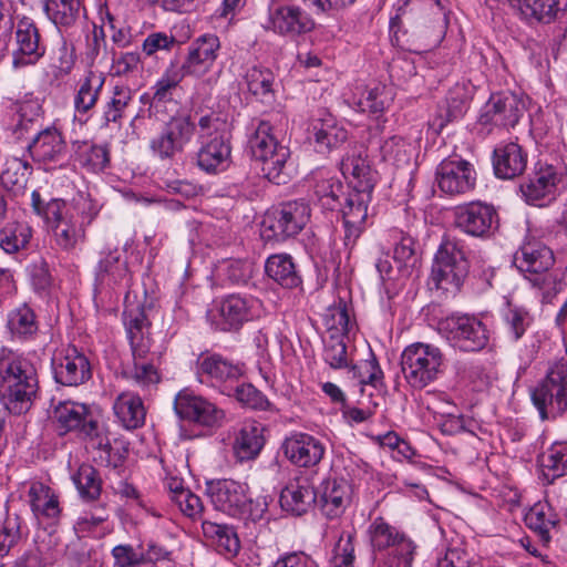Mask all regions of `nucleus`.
I'll return each mask as SVG.
<instances>
[{
    "instance_id": "49530a36",
    "label": "nucleus",
    "mask_w": 567,
    "mask_h": 567,
    "mask_svg": "<svg viewBox=\"0 0 567 567\" xmlns=\"http://www.w3.org/2000/svg\"><path fill=\"white\" fill-rule=\"evenodd\" d=\"M414 146L400 136H392L381 145L383 161L396 167H404L411 163Z\"/></svg>"
},
{
    "instance_id": "79ce46f5",
    "label": "nucleus",
    "mask_w": 567,
    "mask_h": 567,
    "mask_svg": "<svg viewBox=\"0 0 567 567\" xmlns=\"http://www.w3.org/2000/svg\"><path fill=\"white\" fill-rule=\"evenodd\" d=\"M75 146L76 159L87 171L102 172L109 165L110 153L106 146L89 142H79Z\"/></svg>"
},
{
    "instance_id": "4d7b16f0",
    "label": "nucleus",
    "mask_w": 567,
    "mask_h": 567,
    "mask_svg": "<svg viewBox=\"0 0 567 567\" xmlns=\"http://www.w3.org/2000/svg\"><path fill=\"white\" fill-rule=\"evenodd\" d=\"M274 73L266 68L252 66L246 73L248 90L256 96L267 99L272 95Z\"/></svg>"
},
{
    "instance_id": "aec40b11",
    "label": "nucleus",
    "mask_w": 567,
    "mask_h": 567,
    "mask_svg": "<svg viewBox=\"0 0 567 567\" xmlns=\"http://www.w3.org/2000/svg\"><path fill=\"white\" fill-rule=\"evenodd\" d=\"M285 456L296 466L313 467L326 453L322 441L307 433H293L282 443Z\"/></svg>"
},
{
    "instance_id": "423d86ee",
    "label": "nucleus",
    "mask_w": 567,
    "mask_h": 567,
    "mask_svg": "<svg viewBox=\"0 0 567 567\" xmlns=\"http://www.w3.org/2000/svg\"><path fill=\"white\" fill-rule=\"evenodd\" d=\"M532 400L542 420L556 419L567 410V361L553 363L545 379L533 390Z\"/></svg>"
},
{
    "instance_id": "09e8293b",
    "label": "nucleus",
    "mask_w": 567,
    "mask_h": 567,
    "mask_svg": "<svg viewBox=\"0 0 567 567\" xmlns=\"http://www.w3.org/2000/svg\"><path fill=\"white\" fill-rule=\"evenodd\" d=\"M323 323L327 328L329 336L348 334L354 329V323L351 321L346 303H338L330 306L323 313Z\"/></svg>"
},
{
    "instance_id": "f3484780",
    "label": "nucleus",
    "mask_w": 567,
    "mask_h": 567,
    "mask_svg": "<svg viewBox=\"0 0 567 567\" xmlns=\"http://www.w3.org/2000/svg\"><path fill=\"white\" fill-rule=\"evenodd\" d=\"M45 52L40 43V33L35 23L23 18L19 20L16 30V48L12 50V68L14 70L35 64Z\"/></svg>"
},
{
    "instance_id": "a211bd4d",
    "label": "nucleus",
    "mask_w": 567,
    "mask_h": 567,
    "mask_svg": "<svg viewBox=\"0 0 567 567\" xmlns=\"http://www.w3.org/2000/svg\"><path fill=\"white\" fill-rule=\"evenodd\" d=\"M524 109V103L515 94H493L482 110L480 123L513 127L518 123Z\"/></svg>"
},
{
    "instance_id": "37998d69",
    "label": "nucleus",
    "mask_w": 567,
    "mask_h": 567,
    "mask_svg": "<svg viewBox=\"0 0 567 567\" xmlns=\"http://www.w3.org/2000/svg\"><path fill=\"white\" fill-rule=\"evenodd\" d=\"M81 10V0H44V12L55 25H72Z\"/></svg>"
},
{
    "instance_id": "2eb2a0df",
    "label": "nucleus",
    "mask_w": 567,
    "mask_h": 567,
    "mask_svg": "<svg viewBox=\"0 0 567 567\" xmlns=\"http://www.w3.org/2000/svg\"><path fill=\"white\" fill-rule=\"evenodd\" d=\"M54 379L68 386H78L92 377L91 363L75 347H68L52 359Z\"/></svg>"
},
{
    "instance_id": "1a4fd4ad",
    "label": "nucleus",
    "mask_w": 567,
    "mask_h": 567,
    "mask_svg": "<svg viewBox=\"0 0 567 567\" xmlns=\"http://www.w3.org/2000/svg\"><path fill=\"white\" fill-rule=\"evenodd\" d=\"M439 329L454 347L463 351L482 350L489 338L486 326L471 316L447 317L440 321Z\"/></svg>"
},
{
    "instance_id": "c756f323",
    "label": "nucleus",
    "mask_w": 567,
    "mask_h": 567,
    "mask_svg": "<svg viewBox=\"0 0 567 567\" xmlns=\"http://www.w3.org/2000/svg\"><path fill=\"white\" fill-rule=\"evenodd\" d=\"M341 172L346 178H352V189L373 190L375 184L374 173L367 162V155L360 150H353L341 161Z\"/></svg>"
},
{
    "instance_id": "cd10ccee",
    "label": "nucleus",
    "mask_w": 567,
    "mask_h": 567,
    "mask_svg": "<svg viewBox=\"0 0 567 567\" xmlns=\"http://www.w3.org/2000/svg\"><path fill=\"white\" fill-rule=\"evenodd\" d=\"M444 8L440 0H404L392 23L415 24L419 21H443Z\"/></svg>"
},
{
    "instance_id": "39448f33",
    "label": "nucleus",
    "mask_w": 567,
    "mask_h": 567,
    "mask_svg": "<svg viewBox=\"0 0 567 567\" xmlns=\"http://www.w3.org/2000/svg\"><path fill=\"white\" fill-rule=\"evenodd\" d=\"M310 219V207L305 200H290L269 209L260 227L264 240L281 241L298 235Z\"/></svg>"
},
{
    "instance_id": "f8f14e48",
    "label": "nucleus",
    "mask_w": 567,
    "mask_h": 567,
    "mask_svg": "<svg viewBox=\"0 0 567 567\" xmlns=\"http://www.w3.org/2000/svg\"><path fill=\"white\" fill-rule=\"evenodd\" d=\"M174 410L179 419L206 427H219L225 420L224 410L188 389L176 394Z\"/></svg>"
},
{
    "instance_id": "a18cd8bd",
    "label": "nucleus",
    "mask_w": 567,
    "mask_h": 567,
    "mask_svg": "<svg viewBox=\"0 0 567 567\" xmlns=\"http://www.w3.org/2000/svg\"><path fill=\"white\" fill-rule=\"evenodd\" d=\"M96 278L101 282L118 284L128 281L130 272L127 264L121 260L117 250L107 254L103 259L100 260L96 268Z\"/></svg>"
},
{
    "instance_id": "dca6fc26",
    "label": "nucleus",
    "mask_w": 567,
    "mask_h": 567,
    "mask_svg": "<svg viewBox=\"0 0 567 567\" xmlns=\"http://www.w3.org/2000/svg\"><path fill=\"white\" fill-rule=\"evenodd\" d=\"M436 183L447 195L465 194L475 187L476 173L467 161L444 159L436 168Z\"/></svg>"
},
{
    "instance_id": "e433bc0d",
    "label": "nucleus",
    "mask_w": 567,
    "mask_h": 567,
    "mask_svg": "<svg viewBox=\"0 0 567 567\" xmlns=\"http://www.w3.org/2000/svg\"><path fill=\"white\" fill-rule=\"evenodd\" d=\"M265 270L269 278L285 288H295L301 282L292 258L287 254L270 256L266 261Z\"/></svg>"
},
{
    "instance_id": "c9c22d12",
    "label": "nucleus",
    "mask_w": 567,
    "mask_h": 567,
    "mask_svg": "<svg viewBox=\"0 0 567 567\" xmlns=\"http://www.w3.org/2000/svg\"><path fill=\"white\" fill-rule=\"evenodd\" d=\"M351 499V486L346 480L327 481L322 493V511L329 517H337Z\"/></svg>"
},
{
    "instance_id": "58836bf2",
    "label": "nucleus",
    "mask_w": 567,
    "mask_h": 567,
    "mask_svg": "<svg viewBox=\"0 0 567 567\" xmlns=\"http://www.w3.org/2000/svg\"><path fill=\"white\" fill-rule=\"evenodd\" d=\"M7 327L12 338L19 340L31 338L39 329L33 310L25 303L8 313Z\"/></svg>"
},
{
    "instance_id": "de8ad7c7",
    "label": "nucleus",
    "mask_w": 567,
    "mask_h": 567,
    "mask_svg": "<svg viewBox=\"0 0 567 567\" xmlns=\"http://www.w3.org/2000/svg\"><path fill=\"white\" fill-rule=\"evenodd\" d=\"M133 94L130 87L125 85H115L109 101L104 106V124L118 123L124 116V112L132 102Z\"/></svg>"
},
{
    "instance_id": "72a5a7b5",
    "label": "nucleus",
    "mask_w": 567,
    "mask_h": 567,
    "mask_svg": "<svg viewBox=\"0 0 567 567\" xmlns=\"http://www.w3.org/2000/svg\"><path fill=\"white\" fill-rule=\"evenodd\" d=\"M315 501L313 488L300 481L290 482L280 494L281 508L297 516L305 514Z\"/></svg>"
},
{
    "instance_id": "603ef678",
    "label": "nucleus",
    "mask_w": 567,
    "mask_h": 567,
    "mask_svg": "<svg viewBox=\"0 0 567 567\" xmlns=\"http://www.w3.org/2000/svg\"><path fill=\"white\" fill-rule=\"evenodd\" d=\"M354 537L352 528L342 529L338 533V539L332 550V567H353L354 563Z\"/></svg>"
},
{
    "instance_id": "680f3d73",
    "label": "nucleus",
    "mask_w": 567,
    "mask_h": 567,
    "mask_svg": "<svg viewBox=\"0 0 567 567\" xmlns=\"http://www.w3.org/2000/svg\"><path fill=\"white\" fill-rule=\"evenodd\" d=\"M89 437L91 440L92 447L99 450V458L102 464H105L106 466L117 467L123 463L124 454L118 451L114 452L113 447L111 446L109 437L101 433L97 423L95 433H93V435Z\"/></svg>"
},
{
    "instance_id": "ddd939ff",
    "label": "nucleus",
    "mask_w": 567,
    "mask_h": 567,
    "mask_svg": "<svg viewBox=\"0 0 567 567\" xmlns=\"http://www.w3.org/2000/svg\"><path fill=\"white\" fill-rule=\"evenodd\" d=\"M195 132L194 124L186 116L172 117L163 130L150 142L152 153L161 159H172L182 153Z\"/></svg>"
},
{
    "instance_id": "bf43d9fd",
    "label": "nucleus",
    "mask_w": 567,
    "mask_h": 567,
    "mask_svg": "<svg viewBox=\"0 0 567 567\" xmlns=\"http://www.w3.org/2000/svg\"><path fill=\"white\" fill-rule=\"evenodd\" d=\"M224 394L234 396L238 402L256 410H266L270 404L255 386L248 383H233V389L226 390Z\"/></svg>"
},
{
    "instance_id": "ea45409f",
    "label": "nucleus",
    "mask_w": 567,
    "mask_h": 567,
    "mask_svg": "<svg viewBox=\"0 0 567 567\" xmlns=\"http://www.w3.org/2000/svg\"><path fill=\"white\" fill-rule=\"evenodd\" d=\"M31 169L27 161L16 156L8 157L0 172V182L7 189L20 192L24 189Z\"/></svg>"
},
{
    "instance_id": "69168bd1",
    "label": "nucleus",
    "mask_w": 567,
    "mask_h": 567,
    "mask_svg": "<svg viewBox=\"0 0 567 567\" xmlns=\"http://www.w3.org/2000/svg\"><path fill=\"white\" fill-rule=\"evenodd\" d=\"M530 285L542 292L544 300H550L561 289V281L558 274L545 271L539 275L529 276Z\"/></svg>"
},
{
    "instance_id": "b1692460",
    "label": "nucleus",
    "mask_w": 567,
    "mask_h": 567,
    "mask_svg": "<svg viewBox=\"0 0 567 567\" xmlns=\"http://www.w3.org/2000/svg\"><path fill=\"white\" fill-rule=\"evenodd\" d=\"M527 152L516 142L499 143L493 152L494 173L501 179L520 176L527 167Z\"/></svg>"
},
{
    "instance_id": "412c9836",
    "label": "nucleus",
    "mask_w": 567,
    "mask_h": 567,
    "mask_svg": "<svg viewBox=\"0 0 567 567\" xmlns=\"http://www.w3.org/2000/svg\"><path fill=\"white\" fill-rule=\"evenodd\" d=\"M52 419L61 434L79 431L85 436H92L96 431V420L82 403L60 402L53 410Z\"/></svg>"
},
{
    "instance_id": "f03ea898",
    "label": "nucleus",
    "mask_w": 567,
    "mask_h": 567,
    "mask_svg": "<svg viewBox=\"0 0 567 567\" xmlns=\"http://www.w3.org/2000/svg\"><path fill=\"white\" fill-rule=\"evenodd\" d=\"M206 493L217 511L233 517L258 520L267 509L265 497L254 499L246 483L231 478L207 482Z\"/></svg>"
},
{
    "instance_id": "5701e85b",
    "label": "nucleus",
    "mask_w": 567,
    "mask_h": 567,
    "mask_svg": "<svg viewBox=\"0 0 567 567\" xmlns=\"http://www.w3.org/2000/svg\"><path fill=\"white\" fill-rule=\"evenodd\" d=\"M198 373L206 377L220 392L233 389L244 375V365L234 363L219 354H212L199 359Z\"/></svg>"
},
{
    "instance_id": "13d9d810",
    "label": "nucleus",
    "mask_w": 567,
    "mask_h": 567,
    "mask_svg": "<svg viewBox=\"0 0 567 567\" xmlns=\"http://www.w3.org/2000/svg\"><path fill=\"white\" fill-rule=\"evenodd\" d=\"M343 194L342 183L333 177L317 182L315 195L318 203L324 209L333 210L339 206L340 195Z\"/></svg>"
},
{
    "instance_id": "473e14b6",
    "label": "nucleus",
    "mask_w": 567,
    "mask_h": 567,
    "mask_svg": "<svg viewBox=\"0 0 567 567\" xmlns=\"http://www.w3.org/2000/svg\"><path fill=\"white\" fill-rule=\"evenodd\" d=\"M113 410L118 421L128 430L137 429L144 424L146 410L140 395L123 392L114 401Z\"/></svg>"
},
{
    "instance_id": "6e6552de",
    "label": "nucleus",
    "mask_w": 567,
    "mask_h": 567,
    "mask_svg": "<svg viewBox=\"0 0 567 567\" xmlns=\"http://www.w3.org/2000/svg\"><path fill=\"white\" fill-rule=\"evenodd\" d=\"M43 219L62 250L71 251L85 239V228L76 220L75 212L62 199H51L43 209Z\"/></svg>"
},
{
    "instance_id": "393cba45",
    "label": "nucleus",
    "mask_w": 567,
    "mask_h": 567,
    "mask_svg": "<svg viewBox=\"0 0 567 567\" xmlns=\"http://www.w3.org/2000/svg\"><path fill=\"white\" fill-rule=\"evenodd\" d=\"M219 39L215 34H204L192 42L183 63L189 75L200 78L210 71L218 56Z\"/></svg>"
},
{
    "instance_id": "0eeeda50",
    "label": "nucleus",
    "mask_w": 567,
    "mask_h": 567,
    "mask_svg": "<svg viewBox=\"0 0 567 567\" xmlns=\"http://www.w3.org/2000/svg\"><path fill=\"white\" fill-rule=\"evenodd\" d=\"M468 274V261L461 240L445 238L435 254L432 279L437 288L458 290Z\"/></svg>"
},
{
    "instance_id": "9d476101",
    "label": "nucleus",
    "mask_w": 567,
    "mask_h": 567,
    "mask_svg": "<svg viewBox=\"0 0 567 567\" xmlns=\"http://www.w3.org/2000/svg\"><path fill=\"white\" fill-rule=\"evenodd\" d=\"M259 306V300L252 297L229 295L215 303L208 312V318L217 330H236L244 322L258 316Z\"/></svg>"
},
{
    "instance_id": "7ed1b4c3",
    "label": "nucleus",
    "mask_w": 567,
    "mask_h": 567,
    "mask_svg": "<svg viewBox=\"0 0 567 567\" xmlns=\"http://www.w3.org/2000/svg\"><path fill=\"white\" fill-rule=\"evenodd\" d=\"M249 143L252 155L261 163L265 177L277 185L286 184L291 174L290 151L277 141L272 126L260 122Z\"/></svg>"
},
{
    "instance_id": "a19ab883",
    "label": "nucleus",
    "mask_w": 567,
    "mask_h": 567,
    "mask_svg": "<svg viewBox=\"0 0 567 567\" xmlns=\"http://www.w3.org/2000/svg\"><path fill=\"white\" fill-rule=\"evenodd\" d=\"M29 503L35 515L48 518L58 517L60 513L59 501L54 492L42 483H33L30 486Z\"/></svg>"
},
{
    "instance_id": "bb28decb",
    "label": "nucleus",
    "mask_w": 567,
    "mask_h": 567,
    "mask_svg": "<svg viewBox=\"0 0 567 567\" xmlns=\"http://www.w3.org/2000/svg\"><path fill=\"white\" fill-rule=\"evenodd\" d=\"M29 151L38 162L58 163L65 156L66 143L56 127H47L33 138Z\"/></svg>"
},
{
    "instance_id": "4468645a",
    "label": "nucleus",
    "mask_w": 567,
    "mask_h": 567,
    "mask_svg": "<svg viewBox=\"0 0 567 567\" xmlns=\"http://www.w3.org/2000/svg\"><path fill=\"white\" fill-rule=\"evenodd\" d=\"M267 29L280 35L295 38L310 32L313 20L299 7L272 1L268 8Z\"/></svg>"
},
{
    "instance_id": "3c124183",
    "label": "nucleus",
    "mask_w": 567,
    "mask_h": 567,
    "mask_svg": "<svg viewBox=\"0 0 567 567\" xmlns=\"http://www.w3.org/2000/svg\"><path fill=\"white\" fill-rule=\"evenodd\" d=\"M503 319L514 340L520 339L533 322V317L529 311L512 301L506 302Z\"/></svg>"
},
{
    "instance_id": "052dcab7",
    "label": "nucleus",
    "mask_w": 567,
    "mask_h": 567,
    "mask_svg": "<svg viewBox=\"0 0 567 567\" xmlns=\"http://www.w3.org/2000/svg\"><path fill=\"white\" fill-rule=\"evenodd\" d=\"M347 339L348 337L329 336L324 341L323 359L333 369H342L349 365Z\"/></svg>"
},
{
    "instance_id": "8fccbe9b",
    "label": "nucleus",
    "mask_w": 567,
    "mask_h": 567,
    "mask_svg": "<svg viewBox=\"0 0 567 567\" xmlns=\"http://www.w3.org/2000/svg\"><path fill=\"white\" fill-rule=\"evenodd\" d=\"M542 467L544 475L554 481L567 474V442L555 443L543 456Z\"/></svg>"
},
{
    "instance_id": "338daca9",
    "label": "nucleus",
    "mask_w": 567,
    "mask_h": 567,
    "mask_svg": "<svg viewBox=\"0 0 567 567\" xmlns=\"http://www.w3.org/2000/svg\"><path fill=\"white\" fill-rule=\"evenodd\" d=\"M198 127L199 138L202 141H207L214 136H225L228 125L226 120L221 118L217 114L212 113L199 118Z\"/></svg>"
},
{
    "instance_id": "f257e3e1",
    "label": "nucleus",
    "mask_w": 567,
    "mask_h": 567,
    "mask_svg": "<svg viewBox=\"0 0 567 567\" xmlns=\"http://www.w3.org/2000/svg\"><path fill=\"white\" fill-rule=\"evenodd\" d=\"M38 390L34 363L10 348H0V401L6 409L17 415L28 412Z\"/></svg>"
},
{
    "instance_id": "774afa93",
    "label": "nucleus",
    "mask_w": 567,
    "mask_h": 567,
    "mask_svg": "<svg viewBox=\"0 0 567 567\" xmlns=\"http://www.w3.org/2000/svg\"><path fill=\"white\" fill-rule=\"evenodd\" d=\"M446 103L445 114L440 113L431 123L436 131H441L449 122L460 118L465 112V103L462 99L450 96Z\"/></svg>"
},
{
    "instance_id": "f704fd0d",
    "label": "nucleus",
    "mask_w": 567,
    "mask_h": 567,
    "mask_svg": "<svg viewBox=\"0 0 567 567\" xmlns=\"http://www.w3.org/2000/svg\"><path fill=\"white\" fill-rule=\"evenodd\" d=\"M104 83L105 75L102 72L92 70L79 81L78 91L74 96L76 113L85 114L95 106Z\"/></svg>"
},
{
    "instance_id": "5fc2aeb1",
    "label": "nucleus",
    "mask_w": 567,
    "mask_h": 567,
    "mask_svg": "<svg viewBox=\"0 0 567 567\" xmlns=\"http://www.w3.org/2000/svg\"><path fill=\"white\" fill-rule=\"evenodd\" d=\"M124 374L127 380L143 391H151L161 381V374L153 362H133L132 367L124 371Z\"/></svg>"
},
{
    "instance_id": "2f4dec72",
    "label": "nucleus",
    "mask_w": 567,
    "mask_h": 567,
    "mask_svg": "<svg viewBox=\"0 0 567 567\" xmlns=\"http://www.w3.org/2000/svg\"><path fill=\"white\" fill-rule=\"evenodd\" d=\"M202 528L204 536L210 540L219 554L229 558L238 554L240 542L233 526L205 520Z\"/></svg>"
},
{
    "instance_id": "864d4df0",
    "label": "nucleus",
    "mask_w": 567,
    "mask_h": 567,
    "mask_svg": "<svg viewBox=\"0 0 567 567\" xmlns=\"http://www.w3.org/2000/svg\"><path fill=\"white\" fill-rule=\"evenodd\" d=\"M132 348L133 362H153L151 340L144 336L143 321L138 318L132 320L127 328Z\"/></svg>"
},
{
    "instance_id": "c85d7f7f",
    "label": "nucleus",
    "mask_w": 567,
    "mask_h": 567,
    "mask_svg": "<svg viewBox=\"0 0 567 567\" xmlns=\"http://www.w3.org/2000/svg\"><path fill=\"white\" fill-rule=\"evenodd\" d=\"M230 161V146L225 136L218 135L202 141L197 153L198 167L209 174H216L227 168Z\"/></svg>"
},
{
    "instance_id": "a878e982",
    "label": "nucleus",
    "mask_w": 567,
    "mask_h": 567,
    "mask_svg": "<svg viewBox=\"0 0 567 567\" xmlns=\"http://www.w3.org/2000/svg\"><path fill=\"white\" fill-rule=\"evenodd\" d=\"M310 140L315 142L318 152H330L348 140V131L327 113L311 121Z\"/></svg>"
},
{
    "instance_id": "c03bdc74",
    "label": "nucleus",
    "mask_w": 567,
    "mask_h": 567,
    "mask_svg": "<svg viewBox=\"0 0 567 567\" xmlns=\"http://www.w3.org/2000/svg\"><path fill=\"white\" fill-rule=\"evenodd\" d=\"M72 481L82 499L91 502L100 497L102 480L97 471L90 464H82L72 475Z\"/></svg>"
},
{
    "instance_id": "4c0bfd02",
    "label": "nucleus",
    "mask_w": 567,
    "mask_h": 567,
    "mask_svg": "<svg viewBox=\"0 0 567 567\" xmlns=\"http://www.w3.org/2000/svg\"><path fill=\"white\" fill-rule=\"evenodd\" d=\"M526 525L539 534L543 540L548 542L551 529L558 524L557 514L547 502L534 504L525 515Z\"/></svg>"
},
{
    "instance_id": "9b49d317",
    "label": "nucleus",
    "mask_w": 567,
    "mask_h": 567,
    "mask_svg": "<svg viewBox=\"0 0 567 567\" xmlns=\"http://www.w3.org/2000/svg\"><path fill=\"white\" fill-rule=\"evenodd\" d=\"M455 226L472 237L487 238L499 225L497 210L483 202H471L454 209Z\"/></svg>"
},
{
    "instance_id": "0e129e2a",
    "label": "nucleus",
    "mask_w": 567,
    "mask_h": 567,
    "mask_svg": "<svg viewBox=\"0 0 567 567\" xmlns=\"http://www.w3.org/2000/svg\"><path fill=\"white\" fill-rule=\"evenodd\" d=\"M69 207L73 208L76 220H79L84 228L93 221L100 212L97 203L87 194H79V196L73 198L72 203L69 204Z\"/></svg>"
},
{
    "instance_id": "20e7f679",
    "label": "nucleus",
    "mask_w": 567,
    "mask_h": 567,
    "mask_svg": "<svg viewBox=\"0 0 567 567\" xmlns=\"http://www.w3.org/2000/svg\"><path fill=\"white\" fill-rule=\"evenodd\" d=\"M444 362L441 349L430 343H412L401 354L402 373L414 389H423L435 381L444 370Z\"/></svg>"
},
{
    "instance_id": "6e6d98bb",
    "label": "nucleus",
    "mask_w": 567,
    "mask_h": 567,
    "mask_svg": "<svg viewBox=\"0 0 567 567\" xmlns=\"http://www.w3.org/2000/svg\"><path fill=\"white\" fill-rule=\"evenodd\" d=\"M31 238V228L21 223L8 225L0 234V247L8 254L24 248Z\"/></svg>"
},
{
    "instance_id": "7c9ffc66",
    "label": "nucleus",
    "mask_w": 567,
    "mask_h": 567,
    "mask_svg": "<svg viewBox=\"0 0 567 567\" xmlns=\"http://www.w3.org/2000/svg\"><path fill=\"white\" fill-rule=\"evenodd\" d=\"M264 427L257 421H246L238 431L233 445L234 454L240 462L255 458L261 451L265 439Z\"/></svg>"
},
{
    "instance_id": "4be33fe9",
    "label": "nucleus",
    "mask_w": 567,
    "mask_h": 567,
    "mask_svg": "<svg viewBox=\"0 0 567 567\" xmlns=\"http://www.w3.org/2000/svg\"><path fill=\"white\" fill-rule=\"evenodd\" d=\"M372 190L351 189L342 207V217L346 228L344 244L353 245L359 238L368 217V206L371 202Z\"/></svg>"
},
{
    "instance_id": "6ab92c4d",
    "label": "nucleus",
    "mask_w": 567,
    "mask_h": 567,
    "mask_svg": "<svg viewBox=\"0 0 567 567\" xmlns=\"http://www.w3.org/2000/svg\"><path fill=\"white\" fill-rule=\"evenodd\" d=\"M560 183L561 175L553 166L545 165L520 185V192L526 203L545 206L556 198Z\"/></svg>"
},
{
    "instance_id": "e2e57ef3",
    "label": "nucleus",
    "mask_w": 567,
    "mask_h": 567,
    "mask_svg": "<svg viewBox=\"0 0 567 567\" xmlns=\"http://www.w3.org/2000/svg\"><path fill=\"white\" fill-rule=\"evenodd\" d=\"M189 75L186 72L184 64H171V66L165 71L162 78L156 82L154 89V97L158 100H163L167 96L168 92L176 87L177 84L184 79V76Z\"/></svg>"
}]
</instances>
